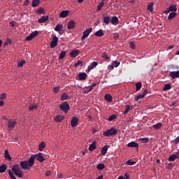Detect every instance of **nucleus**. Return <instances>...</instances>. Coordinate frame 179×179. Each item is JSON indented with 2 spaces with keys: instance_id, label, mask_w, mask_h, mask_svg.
I'll use <instances>...</instances> for the list:
<instances>
[{
  "instance_id": "f257e3e1",
  "label": "nucleus",
  "mask_w": 179,
  "mask_h": 179,
  "mask_svg": "<svg viewBox=\"0 0 179 179\" xmlns=\"http://www.w3.org/2000/svg\"><path fill=\"white\" fill-rule=\"evenodd\" d=\"M36 159L40 163H43L45 159L43 157V153L39 152L37 155L31 156V157L27 161H22L20 163V166L23 169V170H30L33 166H34V160Z\"/></svg>"
},
{
  "instance_id": "f03ea898",
  "label": "nucleus",
  "mask_w": 179,
  "mask_h": 179,
  "mask_svg": "<svg viewBox=\"0 0 179 179\" xmlns=\"http://www.w3.org/2000/svg\"><path fill=\"white\" fill-rule=\"evenodd\" d=\"M12 171L18 178H23V174L20 171V166L15 164L12 168Z\"/></svg>"
},
{
  "instance_id": "7ed1b4c3",
  "label": "nucleus",
  "mask_w": 179,
  "mask_h": 179,
  "mask_svg": "<svg viewBox=\"0 0 179 179\" xmlns=\"http://www.w3.org/2000/svg\"><path fill=\"white\" fill-rule=\"evenodd\" d=\"M118 134V131H117V129L111 128L103 133V136H114V135H117Z\"/></svg>"
},
{
  "instance_id": "20e7f679",
  "label": "nucleus",
  "mask_w": 179,
  "mask_h": 179,
  "mask_svg": "<svg viewBox=\"0 0 179 179\" xmlns=\"http://www.w3.org/2000/svg\"><path fill=\"white\" fill-rule=\"evenodd\" d=\"M59 108H60L61 111H64V113L65 114H66V113H68L69 110H71V107L69 106V103H68V102H66V101L62 102L59 105Z\"/></svg>"
},
{
  "instance_id": "39448f33",
  "label": "nucleus",
  "mask_w": 179,
  "mask_h": 179,
  "mask_svg": "<svg viewBox=\"0 0 179 179\" xmlns=\"http://www.w3.org/2000/svg\"><path fill=\"white\" fill-rule=\"evenodd\" d=\"M177 10V6L174 4H170L169 7L166 8L164 13L167 15V13H170V12H176Z\"/></svg>"
},
{
  "instance_id": "423d86ee",
  "label": "nucleus",
  "mask_w": 179,
  "mask_h": 179,
  "mask_svg": "<svg viewBox=\"0 0 179 179\" xmlns=\"http://www.w3.org/2000/svg\"><path fill=\"white\" fill-rule=\"evenodd\" d=\"M36 36H38V31H35L30 34L29 36H27V38H25V41H31V40H33L34 37H36Z\"/></svg>"
},
{
  "instance_id": "0eeeda50",
  "label": "nucleus",
  "mask_w": 179,
  "mask_h": 179,
  "mask_svg": "<svg viewBox=\"0 0 179 179\" xmlns=\"http://www.w3.org/2000/svg\"><path fill=\"white\" fill-rule=\"evenodd\" d=\"M58 45V37L55 36L50 43V48H55V46Z\"/></svg>"
},
{
  "instance_id": "6e6552de",
  "label": "nucleus",
  "mask_w": 179,
  "mask_h": 179,
  "mask_svg": "<svg viewBox=\"0 0 179 179\" xmlns=\"http://www.w3.org/2000/svg\"><path fill=\"white\" fill-rule=\"evenodd\" d=\"M87 78V74H86V73H80L78 74V80H86Z\"/></svg>"
},
{
  "instance_id": "1a4fd4ad",
  "label": "nucleus",
  "mask_w": 179,
  "mask_h": 179,
  "mask_svg": "<svg viewBox=\"0 0 179 179\" xmlns=\"http://www.w3.org/2000/svg\"><path fill=\"white\" fill-rule=\"evenodd\" d=\"M178 157H179V152H177L176 154H173L169 157V161L174 162V160L178 159Z\"/></svg>"
},
{
  "instance_id": "9d476101",
  "label": "nucleus",
  "mask_w": 179,
  "mask_h": 179,
  "mask_svg": "<svg viewBox=\"0 0 179 179\" xmlns=\"http://www.w3.org/2000/svg\"><path fill=\"white\" fill-rule=\"evenodd\" d=\"M67 29L68 30H73V29H75V21L72 20H70L68 22Z\"/></svg>"
},
{
  "instance_id": "9b49d317",
  "label": "nucleus",
  "mask_w": 179,
  "mask_h": 179,
  "mask_svg": "<svg viewBox=\"0 0 179 179\" xmlns=\"http://www.w3.org/2000/svg\"><path fill=\"white\" fill-rule=\"evenodd\" d=\"M78 121L79 120H78V117H73L71 121V127H73V128H75V127H78Z\"/></svg>"
},
{
  "instance_id": "f8f14e48",
  "label": "nucleus",
  "mask_w": 179,
  "mask_h": 179,
  "mask_svg": "<svg viewBox=\"0 0 179 179\" xmlns=\"http://www.w3.org/2000/svg\"><path fill=\"white\" fill-rule=\"evenodd\" d=\"M15 125H16V120H9L8 124V129H13L15 128Z\"/></svg>"
},
{
  "instance_id": "ddd939ff",
  "label": "nucleus",
  "mask_w": 179,
  "mask_h": 179,
  "mask_svg": "<svg viewBox=\"0 0 179 179\" xmlns=\"http://www.w3.org/2000/svg\"><path fill=\"white\" fill-rule=\"evenodd\" d=\"M89 34H90V29H88L83 32V36L81 37L82 41H83L85 38H87V37H89Z\"/></svg>"
},
{
  "instance_id": "4468645a",
  "label": "nucleus",
  "mask_w": 179,
  "mask_h": 179,
  "mask_svg": "<svg viewBox=\"0 0 179 179\" xmlns=\"http://www.w3.org/2000/svg\"><path fill=\"white\" fill-rule=\"evenodd\" d=\"M79 50H74L70 52V56L71 57V58H75L78 57V55H79Z\"/></svg>"
},
{
  "instance_id": "2eb2a0df",
  "label": "nucleus",
  "mask_w": 179,
  "mask_h": 179,
  "mask_svg": "<svg viewBox=\"0 0 179 179\" xmlns=\"http://www.w3.org/2000/svg\"><path fill=\"white\" fill-rule=\"evenodd\" d=\"M68 15H69V10H63L59 14V17L65 18Z\"/></svg>"
},
{
  "instance_id": "dca6fc26",
  "label": "nucleus",
  "mask_w": 179,
  "mask_h": 179,
  "mask_svg": "<svg viewBox=\"0 0 179 179\" xmlns=\"http://www.w3.org/2000/svg\"><path fill=\"white\" fill-rule=\"evenodd\" d=\"M62 29H64V26H62V24H57L56 27H55V31H58L59 33V34H62V32H61Z\"/></svg>"
},
{
  "instance_id": "f3484780",
  "label": "nucleus",
  "mask_w": 179,
  "mask_h": 179,
  "mask_svg": "<svg viewBox=\"0 0 179 179\" xmlns=\"http://www.w3.org/2000/svg\"><path fill=\"white\" fill-rule=\"evenodd\" d=\"M178 73L179 71H171L170 72L169 76H171V78H172V79H176V78H178Z\"/></svg>"
},
{
  "instance_id": "a211bd4d",
  "label": "nucleus",
  "mask_w": 179,
  "mask_h": 179,
  "mask_svg": "<svg viewBox=\"0 0 179 179\" xmlns=\"http://www.w3.org/2000/svg\"><path fill=\"white\" fill-rule=\"evenodd\" d=\"M48 20V15L43 16L42 17L38 20V23H45Z\"/></svg>"
},
{
  "instance_id": "6ab92c4d",
  "label": "nucleus",
  "mask_w": 179,
  "mask_h": 179,
  "mask_svg": "<svg viewBox=\"0 0 179 179\" xmlns=\"http://www.w3.org/2000/svg\"><path fill=\"white\" fill-rule=\"evenodd\" d=\"M103 22L105 23V24H110V22H111V17L110 16L103 17Z\"/></svg>"
},
{
  "instance_id": "aec40b11",
  "label": "nucleus",
  "mask_w": 179,
  "mask_h": 179,
  "mask_svg": "<svg viewBox=\"0 0 179 179\" xmlns=\"http://www.w3.org/2000/svg\"><path fill=\"white\" fill-rule=\"evenodd\" d=\"M108 150V145H104L103 147L101 148V153L103 156H104L106 153L107 151Z\"/></svg>"
},
{
  "instance_id": "412c9836",
  "label": "nucleus",
  "mask_w": 179,
  "mask_h": 179,
  "mask_svg": "<svg viewBox=\"0 0 179 179\" xmlns=\"http://www.w3.org/2000/svg\"><path fill=\"white\" fill-rule=\"evenodd\" d=\"M64 118H65L64 116L58 115L55 117V121H56V122H61V121H64Z\"/></svg>"
},
{
  "instance_id": "4be33fe9",
  "label": "nucleus",
  "mask_w": 179,
  "mask_h": 179,
  "mask_svg": "<svg viewBox=\"0 0 179 179\" xmlns=\"http://www.w3.org/2000/svg\"><path fill=\"white\" fill-rule=\"evenodd\" d=\"M4 157L6 160H9V161L12 160V157L9 155V151H8V150H5L4 151Z\"/></svg>"
},
{
  "instance_id": "5701e85b",
  "label": "nucleus",
  "mask_w": 179,
  "mask_h": 179,
  "mask_svg": "<svg viewBox=\"0 0 179 179\" xmlns=\"http://www.w3.org/2000/svg\"><path fill=\"white\" fill-rule=\"evenodd\" d=\"M128 148H138L139 144L138 143L135 142H130L127 144Z\"/></svg>"
},
{
  "instance_id": "b1692460",
  "label": "nucleus",
  "mask_w": 179,
  "mask_h": 179,
  "mask_svg": "<svg viewBox=\"0 0 179 179\" xmlns=\"http://www.w3.org/2000/svg\"><path fill=\"white\" fill-rule=\"evenodd\" d=\"M69 99V95L66 93H63L60 97V100L62 101H65V100H68Z\"/></svg>"
},
{
  "instance_id": "393cba45",
  "label": "nucleus",
  "mask_w": 179,
  "mask_h": 179,
  "mask_svg": "<svg viewBox=\"0 0 179 179\" xmlns=\"http://www.w3.org/2000/svg\"><path fill=\"white\" fill-rule=\"evenodd\" d=\"M104 34V32L103 31V29H99L96 32H95L94 36L96 37H103V35Z\"/></svg>"
},
{
  "instance_id": "a878e982",
  "label": "nucleus",
  "mask_w": 179,
  "mask_h": 179,
  "mask_svg": "<svg viewBox=\"0 0 179 179\" xmlns=\"http://www.w3.org/2000/svg\"><path fill=\"white\" fill-rule=\"evenodd\" d=\"M105 100L108 101V103H111L113 101V96L110 94H106L105 95Z\"/></svg>"
},
{
  "instance_id": "bb28decb",
  "label": "nucleus",
  "mask_w": 179,
  "mask_h": 179,
  "mask_svg": "<svg viewBox=\"0 0 179 179\" xmlns=\"http://www.w3.org/2000/svg\"><path fill=\"white\" fill-rule=\"evenodd\" d=\"M40 5V0H33L31 6L32 8H37V6Z\"/></svg>"
},
{
  "instance_id": "cd10ccee",
  "label": "nucleus",
  "mask_w": 179,
  "mask_h": 179,
  "mask_svg": "<svg viewBox=\"0 0 179 179\" xmlns=\"http://www.w3.org/2000/svg\"><path fill=\"white\" fill-rule=\"evenodd\" d=\"M177 16V13L176 12H171L169 15L168 16V20H171L172 19H174Z\"/></svg>"
},
{
  "instance_id": "c85d7f7f",
  "label": "nucleus",
  "mask_w": 179,
  "mask_h": 179,
  "mask_svg": "<svg viewBox=\"0 0 179 179\" xmlns=\"http://www.w3.org/2000/svg\"><path fill=\"white\" fill-rule=\"evenodd\" d=\"M97 146L96 145V141H93L92 144H90V152H93V150H96Z\"/></svg>"
},
{
  "instance_id": "c756f323",
  "label": "nucleus",
  "mask_w": 179,
  "mask_h": 179,
  "mask_svg": "<svg viewBox=\"0 0 179 179\" xmlns=\"http://www.w3.org/2000/svg\"><path fill=\"white\" fill-rule=\"evenodd\" d=\"M162 127H163V124L162 122H159L152 125V128H154L155 129H160Z\"/></svg>"
},
{
  "instance_id": "7c9ffc66",
  "label": "nucleus",
  "mask_w": 179,
  "mask_h": 179,
  "mask_svg": "<svg viewBox=\"0 0 179 179\" xmlns=\"http://www.w3.org/2000/svg\"><path fill=\"white\" fill-rule=\"evenodd\" d=\"M110 22L112 23V24L116 26V24L118 23V17H113L112 19L110 20Z\"/></svg>"
},
{
  "instance_id": "2f4dec72",
  "label": "nucleus",
  "mask_w": 179,
  "mask_h": 179,
  "mask_svg": "<svg viewBox=\"0 0 179 179\" xmlns=\"http://www.w3.org/2000/svg\"><path fill=\"white\" fill-rule=\"evenodd\" d=\"M6 169H8V166L6 164H2L0 166V173H5L6 171Z\"/></svg>"
},
{
  "instance_id": "473e14b6",
  "label": "nucleus",
  "mask_w": 179,
  "mask_h": 179,
  "mask_svg": "<svg viewBox=\"0 0 179 179\" xmlns=\"http://www.w3.org/2000/svg\"><path fill=\"white\" fill-rule=\"evenodd\" d=\"M36 13L38 14V15H41V14H43V15H44V13H45V10L43 8V7H40L39 8H38L36 10Z\"/></svg>"
},
{
  "instance_id": "72a5a7b5",
  "label": "nucleus",
  "mask_w": 179,
  "mask_h": 179,
  "mask_svg": "<svg viewBox=\"0 0 179 179\" xmlns=\"http://www.w3.org/2000/svg\"><path fill=\"white\" fill-rule=\"evenodd\" d=\"M45 148V143L44 141H42L39 144V150H40V152H43V150H44Z\"/></svg>"
},
{
  "instance_id": "f704fd0d",
  "label": "nucleus",
  "mask_w": 179,
  "mask_h": 179,
  "mask_svg": "<svg viewBox=\"0 0 179 179\" xmlns=\"http://www.w3.org/2000/svg\"><path fill=\"white\" fill-rule=\"evenodd\" d=\"M141 89H142V83L138 82V83H136V92H139V90H141Z\"/></svg>"
},
{
  "instance_id": "c9c22d12",
  "label": "nucleus",
  "mask_w": 179,
  "mask_h": 179,
  "mask_svg": "<svg viewBox=\"0 0 179 179\" xmlns=\"http://www.w3.org/2000/svg\"><path fill=\"white\" fill-rule=\"evenodd\" d=\"M104 6V1H101L98 5H97V9L96 10L99 12V10H101L102 8Z\"/></svg>"
},
{
  "instance_id": "e433bc0d",
  "label": "nucleus",
  "mask_w": 179,
  "mask_h": 179,
  "mask_svg": "<svg viewBox=\"0 0 179 179\" xmlns=\"http://www.w3.org/2000/svg\"><path fill=\"white\" fill-rule=\"evenodd\" d=\"M65 55H66V52H65L64 50L62 51L59 56V59H64V58H65Z\"/></svg>"
},
{
  "instance_id": "4c0bfd02",
  "label": "nucleus",
  "mask_w": 179,
  "mask_h": 179,
  "mask_svg": "<svg viewBox=\"0 0 179 179\" xmlns=\"http://www.w3.org/2000/svg\"><path fill=\"white\" fill-rule=\"evenodd\" d=\"M105 167H106V165H104V164H99L96 166V169H97L98 170H103Z\"/></svg>"
},
{
  "instance_id": "58836bf2",
  "label": "nucleus",
  "mask_w": 179,
  "mask_h": 179,
  "mask_svg": "<svg viewBox=\"0 0 179 179\" xmlns=\"http://www.w3.org/2000/svg\"><path fill=\"white\" fill-rule=\"evenodd\" d=\"M97 65H99V63H97V62H93L90 65V69H94V68H96Z\"/></svg>"
},
{
  "instance_id": "ea45409f",
  "label": "nucleus",
  "mask_w": 179,
  "mask_h": 179,
  "mask_svg": "<svg viewBox=\"0 0 179 179\" xmlns=\"http://www.w3.org/2000/svg\"><path fill=\"white\" fill-rule=\"evenodd\" d=\"M171 89V85L169 83L165 84L163 90H170Z\"/></svg>"
},
{
  "instance_id": "a19ab883",
  "label": "nucleus",
  "mask_w": 179,
  "mask_h": 179,
  "mask_svg": "<svg viewBox=\"0 0 179 179\" xmlns=\"http://www.w3.org/2000/svg\"><path fill=\"white\" fill-rule=\"evenodd\" d=\"M148 10H149L150 12H152V10H153V3L152 2L148 3Z\"/></svg>"
},
{
  "instance_id": "79ce46f5",
  "label": "nucleus",
  "mask_w": 179,
  "mask_h": 179,
  "mask_svg": "<svg viewBox=\"0 0 179 179\" xmlns=\"http://www.w3.org/2000/svg\"><path fill=\"white\" fill-rule=\"evenodd\" d=\"M120 66V62H117V61H114L113 62V64H112V66H111V68H112V69H113V68H117V66Z\"/></svg>"
},
{
  "instance_id": "37998d69",
  "label": "nucleus",
  "mask_w": 179,
  "mask_h": 179,
  "mask_svg": "<svg viewBox=\"0 0 179 179\" xmlns=\"http://www.w3.org/2000/svg\"><path fill=\"white\" fill-rule=\"evenodd\" d=\"M34 110H37V105L34 104L29 106V111H34Z\"/></svg>"
},
{
  "instance_id": "c03bdc74",
  "label": "nucleus",
  "mask_w": 179,
  "mask_h": 179,
  "mask_svg": "<svg viewBox=\"0 0 179 179\" xmlns=\"http://www.w3.org/2000/svg\"><path fill=\"white\" fill-rule=\"evenodd\" d=\"M129 110H131V106L129 105L126 106V108L123 112V114H128V111H129Z\"/></svg>"
},
{
  "instance_id": "a18cd8bd",
  "label": "nucleus",
  "mask_w": 179,
  "mask_h": 179,
  "mask_svg": "<svg viewBox=\"0 0 179 179\" xmlns=\"http://www.w3.org/2000/svg\"><path fill=\"white\" fill-rule=\"evenodd\" d=\"M8 173L10 176V178H11V179L14 178L15 175H13V172L10 169L8 170Z\"/></svg>"
},
{
  "instance_id": "49530a36",
  "label": "nucleus",
  "mask_w": 179,
  "mask_h": 179,
  "mask_svg": "<svg viewBox=\"0 0 179 179\" xmlns=\"http://www.w3.org/2000/svg\"><path fill=\"white\" fill-rule=\"evenodd\" d=\"M79 65H80V66H82L83 65V62H82V61H80V60H78L77 62H76V63L74 64V66H75L76 67L79 66Z\"/></svg>"
},
{
  "instance_id": "de8ad7c7",
  "label": "nucleus",
  "mask_w": 179,
  "mask_h": 179,
  "mask_svg": "<svg viewBox=\"0 0 179 179\" xmlns=\"http://www.w3.org/2000/svg\"><path fill=\"white\" fill-rule=\"evenodd\" d=\"M143 97H145V94H138L136 96V101H138V100H139V99H143Z\"/></svg>"
},
{
  "instance_id": "09e8293b",
  "label": "nucleus",
  "mask_w": 179,
  "mask_h": 179,
  "mask_svg": "<svg viewBox=\"0 0 179 179\" xmlns=\"http://www.w3.org/2000/svg\"><path fill=\"white\" fill-rule=\"evenodd\" d=\"M102 57L105 59H110V57H108V55L106 52L102 53Z\"/></svg>"
},
{
  "instance_id": "8fccbe9b",
  "label": "nucleus",
  "mask_w": 179,
  "mask_h": 179,
  "mask_svg": "<svg viewBox=\"0 0 179 179\" xmlns=\"http://www.w3.org/2000/svg\"><path fill=\"white\" fill-rule=\"evenodd\" d=\"M135 162H134V161H131V159H129V160H128L127 162V164L128 165V166H134V164H135Z\"/></svg>"
},
{
  "instance_id": "3c124183",
  "label": "nucleus",
  "mask_w": 179,
  "mask_h": 179,
  "mask_svg": "<svg viewBox=\"0 0 179 179\" xmlns=\"http://www.w3.org/2000/svg\"><path fill=\"white\" fill-rule=\"evenodd\" d=\"M142 143H148L149 142V138H143L141 139Z\"/></svg>"
},
{
  "instance_id": "603ef678",
  "label": "nucleus",
  "mask_w": 179,
  "mask_h": 179,
  "mask_svg": "<svg viewBox=\"0 0 179 179\" xmlns=\"http://www.w3.org/2000/svg\"><path fill=\"white\" fill-rule=\"evenodd\" d=\"M24 64H26V62L24 60L21 61L18 63L17 66H19L20 68H22V66H23Z\"/></svg>"
},
{
  "instance_id": "864d4df0",
  "label": "nucleus",
  "mask_w": 179,
  "mask_h": 179,
  "mask_svg": "<svg viewBox=\"0 0 179 179\" xmlns=\"http://www.w3.org/2000/svg\"><path fill=\"white\" fill-rule=\"evenodd\" d=\"M5 99H6V94L3 93L0 95V100H4Z\"/></svg>"
},
{
  "instance_id": "5fc2aeb1",
  "label": "nucleus",
  "mask_w": 179,
  "mask_h": 179,
  "mask_svg": "<svg viewBox=\"0 0 179 179\" xmlns=\"http://www.w3.org/2000/svg\"><path fill=\"white\" fill-rule=\"evenodd\" d=\"M115 118H117V117L115 116V115H112L109 117L108 120L109 121H113V120H115Z\"/></svg>"
},
{
  "instance_id": "6e6d98bb",
  "label": "nucleus",
  "mask_w": 179,
  "mask_h": 179,
  "mask_svg": "<svg viewBox=\"0 0 179 179\" xmlns=\"http://www.w3.org/2000/svg\"><path fill=\"white\" fill-rule=\"evenodd\" d=\"M96 86H97V83H94L90 85V91L92 92V90H93V87H96Z\"/></svg>"
},
{
  "instance_id": "4d7b16f0",
  "label": "nucleus",
  "mask_w": 179,
  "mask_h": 179,
  "mask_svg": "<svg viewBox=\"0 0 179 179\" xmlns=\"http://www.w3.org/2000/svg\"><path fill=\"white\" fill-rule=\"evenodd\" d=\"M53 92L54 93H58V92H59V87H56L53 88Z\"/></svg>"
},
{
  "instance_id": "13d9d810",
  "label": "nucleus",
  "mask_w": 179,
  "mask_h": 179,
  "mask_svg": "<svg viewBox=\"0 0 179 179\" xmlns=\"http://www.w3.org/2000/svg\"><path fill=\"white\" fill-rule=\"evenodd\" d=\"M173 143H175V145H178V143H179V136H178V137L173 141Z\"/></svg>"
},
{
  "instance_id": "bf43d9fd",
  "label": "nucleus",
  "mask_w": 179,
  "mask_h": 179,
  "mask_svg": "<svg viewBox=\"0 0 179 179\" xmlns=\"http://www.w3.org/2000/svg\"><path fill=\"white\" fill-rule=\"evenodd\" d=\"M52 171H46V173H45V176L46 177H50V174H52Z\"/></svg>"
},
{
  "instance_id": "052dcab7",
  "label": "nucleus",
  "mask_w": 179,
  "mask_h": 179,
  "mask_svg": "<svg viewBox=\"0 0 179 179\" xmlns=\"http://www.w3.org/2000/svg\"><path fill=\"white\" fill-rule=\"evenodd\" d=\"M130 46L132 50L135 49V43H134L133 42L130 43Z\"/></svg>"
},
{
  "instance_id": "680f3d73",
  "label": "nucleus",
  "mask_w": 179,
  "mask_h": 179,
  "mask_svg": "<svg viewBox=\"0 0 179 179\" xmlns=\"http://www.w3.org/2000/svg\"><path fill=\"white\" fill-rule=\"evenodd\" d=\"M142 94H144V96H146L148 94V90L147 89L144 90Z\"/></svg>"
},
{
  "instance_id": "e2e57ef3",
  "label": "nucleus",
  "mask_w": 179,
  "mask_h": 179,
  "mask_svg": "<svg viewBox=\"0 0 179 179\" xmlns=\"http://www.w3.org/2000/svg\"><path fill=\"white\" fill-rule=\"evenodd\" d=\"M124 177H125L124 178L125 179H130L129 174H128V173H125Z\"/></svg>"
},
{
  "instance_id": "0e129e2a",
  "label": "nucleus",
  "mask_w": 179,
  "mask_h": 179,
  "mask_svg": "<svg viewBox=\"0 0 179 179\" xmlns=\"http://www.w3.org/2000/svg\"><path fill=\"white\" fill-rule=\"evenodd\" d=\"M62 176H63L62 173H59V174H57V178H62Z\"/></svg>"
},
{
  "instance_id": "69168bd1",
  "label": "nucleus",
  "mask_w": 179,
  "mask_h": 179,
  "mask_svg": "<svg viewBox=\"0 0 179 179\" xmlns=\"http://www.w3.org/2000/svg\"><path fill=\"white\" fill-rule=\"evenodd\" d=\"M173 48H174V45H171L168 47L167 50H173Z\"/></svg>"
},
{
  "instance_id": "338daca9",
  "label": "nucleus",
  "mask_w": 179,
  "mask_h": 179,
  "mask_svg": "<svg viewBox=\"0 0 179 179\" xmlns=\"http://www.w3.org/2000/svg\"><path fill=\"white\" fill-rule=\"evenodd\" d=\"M92 134H96V132H97V130L96 129H92Z\"/></svg>"
},
{
  "instance_id": "774afa93",
  "label": "nucleus",
  "mask_w": 179,
  "mask_h": 179,
  "mask_svg": "<svg viewBox=\"0 0 179 179\" xmlns=\"http://www.w3.org/2000/svg\"><path fill=\"white\" fill-rule=\"evenodd\" d=\"M24 5L25 6L29 5V0H25V1L24 2Z\"/></svg>"
}]
</instances>
